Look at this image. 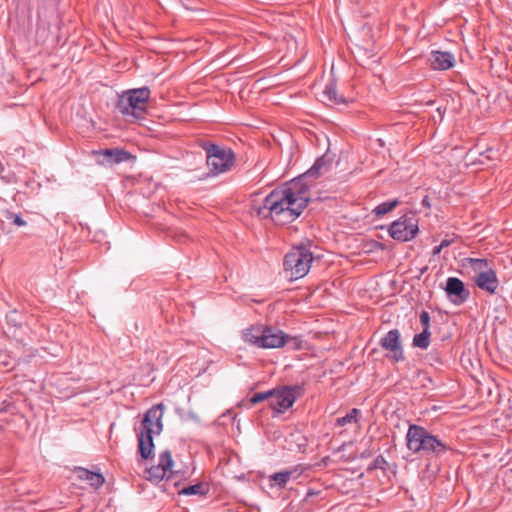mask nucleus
Segmentation results:
<instances>
[{"label": "nucleus", "mask_w": 512, "mask_h": 512, "mask_svg": "<svg viewBox=\"0 0 512 512\" xmlns=\"http://www.w3.org/2000/svg\"><path fill=\"white\" fill-rule=\"evenodd\" d=\"M327 162L318 158L304 174L271 191L261 202L253 200L251 210L261 218L287 224L298 218L310 200L308 179H316Z\"/></svg>", "instance_id": "1"}, {"label": "nucleus", "mask_w": 512, "mask_h": 512, "mask_svg": "<svg viewBox=\"0 0 512 512\" xmlns=\"http://www.w3.org/2000/svg\"><path fill=\"white\" fill-rule=\"evenodd\" d=\"M406 446L409 451L421 457L432 459L441 457L449 450V445L426 428L411 424L406 434Z\"/></svg>", "instance_id": "2"}, {"label": "nucleus", "mask_w": 512, "mask_h": 512, "mask_svg": "<svg viewBox=\"0 0 512 512\" xmlns=\"http://www.w3.org/2000/svg\"><path fill=\"white\" fill-rule=\"evenodd\" d=\"M163 412L164 405L158 403L149 408L141 421L138 437V451L143 459H149L153 456L154 435H159L163 430Z\"/></svg>", "instance_id": "3"}, {"label": "nucleus", "mask_w": 512, "mask_h": 512, "mask_svg": "<svg viewBox=\"0 0 512 512\" xmlns=\"http://www.w3.org/2000/svg\"><path fill=\"white\" fill-rule=\"evenodd\" d=\"M200 147L206 153V165L209 176L217 177L227 173L234 166L235 155L231 148L209 141L201 143Z\"/></svg>", "instance_id": "4"}, {"label": "nucleus", "mask_w": 512, "mask_h": 512, "mask_svg": "<svg viewBox=\"0 0 512 512\" xmlns=\"http://www.w3.org/2000/svg\"><path fill=\"white\" fill-rule=\"evenodd\" d=\"M150 89L141 87L124 91L119 95L116 108L124 117L143 119L150 99Z\"/></svg>", "instance_id": "5"}, {"label": "nucleus", "mask_w": 512, "mask_h": 512, "mask_svg": "<svg viewBox=\"0 0 512 512\" xmlns=\"http://www.w3.org/2000/svg\"><path fill=\"white\" fill-rule=\"evenodd\" d=\"M313 254L306 247H294L284 258V272L293 281L306 276L313 262Z\"/></svg>", "instance_id": "6"}, {"label": "nucleus", "mask_w": 512, "mask_h": 512, "mask_svg": "<svg viewBox=\"0 0 512 512\" xmlns=\"http://www.w3.org/2000/svg\"><path fill=\"white\" fill-rule=\"evenodd\" d=\"M468 261L470 267L476 273L474 277L476 286L489 294H495L499 286V281L496 271L488 267V261L486 259L477 258H469Z\"/></svg>", "instance_id": "7"}, {"label": "nucleus", "mask_w": 512, "mask_h": 512, "mask_svg": "<svg viewBox=\"0 0 512 512\" xmlns=\"http://www.w3.org/2000/svg\"><path fill=\"white\" fill-rule=\"evenodd\" d=\"M418 231V219L413 212L406 213L393 221L388 229L390 237L400 242L412 240Z\"/></svg>", "instance_id": "8"}, {"label": "nucleus", "mask_w": 512, "mask_h": 512, "mask_svg": "<svg viewBox=\"0 0 512 512\" xmlns=\"http://www.w3.org/2000/svg\"><path fill=\"white\" fill-rule=\"evenodd\" d=\"M273 396H271L269 406L276 413H284L287 411L295 401L303 394V388L300 385L281 386L271 389Z\"/></svg>", "instance_id": "9"}, {"label": "nucleus", "mask_w": 512, "mask_h": 512, "mask_svg": "<svg viewBox=\"0 0 512 512\" xmlns=\"http://www.w3.org/2000/svg\"><path fill=\"white\" fill-rule=\"evenodd\" d=\"M172 466L173 459L171 452L169 450L161 452L159 454L158 464L146 470L147 480L157 484L161 482L164 478H170L174 474V472L171 470Z\"/></svg>", "instance_id": "10"}, {"label": "nucleus", "mask_w": 512, "mask_h": 512, "mask_svg": "<svg viewBox=\"0 0 512 512\" xmlns=\"http://www.w3.org/2000/svg\"><path fill=\"white\" fill-rule=\"evenodd\" d=\"M380 346L389 352L388 358L394 362H400L404 360V352L401 344V335L398 329L390 330L380 340Z\"/></svg>", "instance_id": "11"}, {"label": "nucleus", "mask_w": 512, "mask_h": 512, "mask_svg": "<svg viewBox=\"0 0 512 512\" xmlns=\"http://www.w3.org/2000/svg\"><path fill=\"white\" fill-rule=\"evenodd\" d=\"M288 336L281 330L263 326L260 348H280L285 345Z\"/></svg>", "instance_id": "12"}, {"label": "nucleus", "mask_w": 512, "mask_h": 512, "mask_svg": "<svg viewBox=\"0 0 512 512\" xmlns=\"http://www.w3.org/2000/svg\"><path fill=\"white\" fill-rule=\"evenodd\" d=\"M429 61L434 70H448L454 66L455 57L450 52L432 51Z\"/></svg>", "instance_id": "13"}, {"label": "nucleus", "mask_w": 512, "mask_h": 512, "mask_svg": "<svg viewBox=\"0 0 512 512\" xmlns=\"http://www.w3.org/2000/svg\"><path fill=\"white\" fill-rule=\"evenodd\" d=\"M446 293L455 296L454 302H464L469 297V291L465 289L464 283L456 277H449L446 282Z\"/></svg>", "instance_id": "14"}, {"label": "nucleus", "mask_w": 512, "mask_h": 512, "mask_svg": "<svg viewBox=\"0 0 512 512\" xmlns=\"http://www.w3.org/2000/svg\"><path fill=\"white\" fill-rule=\"evenodd\" d=\"M75 472L79 480L87 481L96 489L101 487L105 482L104 476L101 473L93 472L82 467H77Z\"/></svg>", "instance_id": "15"}, {"label": "nucleus", "mask_w": 512, "mask_h": 512, "mask_svg": "<svg viewBox=\"0 0 512 512\" xmlns=\"http://www.w3.org/2000/svg\"><path fill=\"white\" fill-rule=\"evenodd\" d=\"M96 153L104 156L107 159V161L111 164L125 162L131 157L129 152L121 149H104Z\"/></svg>", "instance_id": "16"}, {"label": "nucleus", "mask_w": 512, "mask_h": 512, "mask_svg": "<svg viewBox=\"0 0 512 512\" xmlns=\"http://www.w3.org/2000/svg\"><path fill=\"white\" fill-rule=\"evenodd\" d=\"M263 326H253L243 331V339L245 342L260 347L262 342Z\"/></svg>", "instance_id": "17"}, {"label": "nucleus", "mask_w": 512, "mask_h": 512, "mask_svg": "<svg viewBox=\"0 0 512 512\" xmlns=\"http://www.w3.org/2000/svg\"><path fill=\"white\" fill-rule=\"evenodd\" d=\"M294 474L295 470H284L270 475L269 480L270 482H273L271 486H277L280 489L285 488L288 481L291 478H295Z\"/></svg>", "instance_id": "18"}, {"label": "nucleus", "mask_w": 512, "mask_h": 512, "mask_svg": "<svg viewBox=\"0 0 512 512\" xmlns=\"http://www.w3.org/2000/svg\"><path fill=\"white\" fill-rule=\"evenodd\" d=\"M209 488L208 485L202 482L196 483L194 485H189L186 487H183L178 491L179 495H185V496H192V495H198V496H204L208 493Z\"/></svg>", "instance_id": "19"}, {"label": "nucleus", "mask_w": 512, "mask_h": 512, "mask_svg": "<svg viewBox=\"0 0 512 512\" xmlns=\"http://www.w3.org/2000/svg\"><path fill=\"white\" fill-rule=\"evenodd\" d=\"M323 94L324 96L327 97V99L331 102H333L334 104H343L346 102L345 98L342 97V96H339L337 94V90H336V84L333 82V81H330L324 91H323Z\"/></svg>", "instance_id": "20"}, {"label": "nucleus", "mask_w": 512, "mask_h": 512, "mask_svg": "<svg viewBox=\"0 0 512 512\" xmlns=\"http://www.w3.org/2000/svg\"><path fill=\"white\" fill-rule=\"evenodd\" d=\"M398 204L399 201L397 199L382 202L373 209V213L378 217L383 216L392 211Z\"/></svg>", "instance_id": "21"}, {"label": "nucleus", "mask_w": 512, "mask_h": 512, "mask_svg": "<svg viewBox=\"0 0 512 512\" xmlns=\"http://www.w3.org/2000/svg\"><path fill=\"white\" fill-rule=\"evenodd\" d=\"M430 331H422L413 337V345L420 349H427L430 345Z\"/></svg>", "instance_id": "22"}, {"label": "nucleus", "mask_w": 512, "mask_h": 512, "mask_svg": "<svg viewBox=\"0 0 512 512\" xmlns=\"http://www.w3.org/2000/svg\"><path fill=\"white\" fill-rule=\"evenodd\" d=\"M360 413L361 412L359 409L353 408L345 416L337 418L336 425L345 426L353 422L356 423L358 421Z\"/></svg>", "instance_id": "23"}, {"label": "nucleus", "mask_w": 512, "mask_h": 512, "mask_svg": "<svg viewBox=\"0 0 512 512\" xmlns=\"http://www.w3.org/2000/svg\"><path fill=\"white\" fill-rule=\"evenodd\" d=\"M271 396H273V393L271 392V390H268V391H265V392H258V393H255L251 398H250V403L252 405L254 404H257V403H260L264 400H267L268 403L270 404V399H271Z\"/></svg>", "instance_id": "24"}, {"label": "nucleus", "mask_w": 512, "mask_h": 512, "mask_svg": "<svg viewBox=\"0 0 512 512\" xmlns=\"http://www.w3.org/2000/svg\"><path fill=\"white\" fill-rule=\"evenodd\" d=\"M426 360L431 364H442L441 356L438 351L432 350L426 355Z\"/></svg>", "instance_id": "25"}, {"label": "nucleus", "mask_w": 512, "mask_h": 512, "mask_svg": "<svg viewBox=\"0 0 512 512\" xmlns=\"http://www.w3.org/2000/svg\"><path fill=\"white\" fill-rule=\"evenodd\" d=\"M420 322L423 326V331H430V314L423 310L421 313H420Z\"/></svg>", "instance_id": "26"}, {"label": "nucleus", "mask_w": 512, "mask_h": 512, "mask_svg": "<svg viewBox=\"0 0 512 512\" xmlns=\"http://www.w3.org/2000/svg\"><path fill=\"white\" fill-rule=\"evenodd\" d=\"M15 213L11 212L8 209L1 208L0 209V220H11Z\"/></svg>", "instance_id": "27"}, {"label": "nucleus", "mask_w": 512, "mask_h": 512, "mask_svg": "<svg viewBox=\"0 0 512 512\" xmlns=\"http://www.w3.org/2000/svg\"><path fill=\"white\" fill-rule=\"evenodd\" d=\"M12 222L14 225L19 226V227L26 225V221H24L19 214H14V216L12 218Z\"/></svg>", "instance_id": "28"}, {"label": "nucleus", "mask_w": 512, "mask_h": 512, "mask_svg": "<svg viewBox=\"0 0 512 512\" xmlns=\"http://www.w3.org/2000/svg\"><path fill=\"white\" fill-rule=\"evenodd\" d=\"M382 464H386V460L383 456H378L375 460V466L376 467H382Z\"/></svg>", "instance_id": "29"}, {"label": "nucleus", "mask_w": 512, "mask_h": 512, "mask_svg": "<svg viewBox=\"0 0 512 512\" xmlns=\"http://www.w3.org/2000/svg\"><path fill=\"white\" fill-rule=\"evenodd\" d=\"M442 249H443V248H442V246L438 245V246H436V247H434V248H433L432 254H433L434 256H436V255L440 254V252L442 251Z\"/></svg>", "instance_id": "30"}, {"label": "nucleus", "mask_w": 512, "mask_h": 512, "mask_svg": "<svg viewBox=\"0 0 512 512\" xmlns=\"http://www.w3.org/2000/svg\"><path fill=\"white\" fill-rule=\"evenodd\" d=\"M451 243H452V240L444 239L441 241L440 246H442V248H445V247H448Z\"/></svg>", "instance_id": "31"}]
</instances>
